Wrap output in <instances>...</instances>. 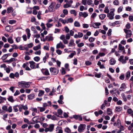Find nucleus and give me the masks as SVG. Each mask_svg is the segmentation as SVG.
I'll list each match as a JSON object with an SVG mask.
<instances>
[{"mask_svg":"<svg viewBox=\"0 0 133 133\" xmlns=\"http://www.w3.org/2000/svg\"><path fill=\"white\" fill-rule=\"evenodd\" d=\"M18 84L19 87L24 88H28L30 86L29 83L24 81L19 82Z\"/></svg>","mask_w":133,"mask_h":133,"instance_id":"1","label":"nucleus"},{"mask_svg":"<svg viewBox=\"0 0 133 133\" xmlns=\"http://www.w3.org/2000/svg\"><path fill=\"white\" fill-rule=\"evenodd\" d=\"M115 11V9H112L110 10V12L108 14L107 16L109 17L110 19H114V12Z\"/></svg>","mask_w":133,"mask_h":133,"instance_id":"2","label":"nucleus"},{"mask_svg":"<svg viewBox=\"0 0 133 133\" xmlns=\"http://www.w3.org/2000/svg\"><path fill=\"white\" fill-rule=\"evenodd\" d=\"M54 125L53 124H50L49 125L48 127L45 128L44 131L45 132H47L48 131L52 132L54 130Z\"/></svg>","mask_w":133,"mask_h":133,"instance_id":"3","label":"nucleus"},{"mask_svg":"<svg viewBox=\"0 0 133 133\" xmlns=\"http://www.w3.org/2000/svg\"><path fill=\"white\" fill-rule=\"evenodd\" d=\"M86 125L83 124H80L78 128V131L80 132H82L83 131L85 128Z\"/></svg>","mask_w":133,"mask_h":133,"instance_id":"4","label":"nucleus"},{"mask_svg":"<svg viewBox=\"0 0 133 133\" xmlns=\"http://www.w3.org/2000/svg\"><path fill=\"white\" fill-rule=\"evenodd\" d=\"M50 70L52 74L53 75H56L58 72V70L55 68H50Z\"/></svg>","mask_w":133,"mask_h":133,"instance_id":"5","label":"nucleus"},{"mask_svg":"<svg viewBox=\"0 0 133 133\" xmlns=\"http://www.w3.org/2000/svg\"><path fill=\"white\" fill-rule=\"evenodd\" d=\"M55 4L54 3H51L50 5L49 6L48 10L49 12H53L55 10L54 8Z\"/></svg>","mask_w":133,"mask_h":133,"instance_id":"6","label":"nucleus"},{"mask_svg":"<svg viewBox=\"0 0 133 133\" xmlns=\"http://www.w3.org/2000/svg\"><path fill=\"white\" fill-rule=\"evenodd\" d=\"M18 106L20 112H21L22 110L23 109L24 110H26L28 109V107L26 105L24 106L22 104H20Z\"/></svg>","mask_w":133,"mask_h":133,"instance_id":"7","label":"nucleus"},{"mask_svg":"<svg viewBox=\"0 0 133 133\" xmlns=\"http://www.w3.org/2000/svg\"><path fill=\"white\" fill-rule=\"evenodd\" d=\"M124 31L127 34L126 37H130L132 35L131 31L130 30H128L126 29H124Z\"/></svg>","mask_w":133,"mask_h":133,"instance_id":"8","label":"nucleus"},{"mask_svg":"<svg viewBox=\"0 0 133 133\" xmlns=\"http://www.w3.org/2000/svg\"><path fill=\"white\" fill-rule=\"evenodd\" d=\"M79 15L80 16L86 18L88 16V14L87 12H80L79 13Z\"/></svg>","mask_w":133,"mask_h":133,"instance_id":"9","label":"nucleus"},{"mask_svg":"<svg viewBox=\"0 0 133 133\" xmlns=\"http://www.w3.org/2000/svg\"><path fill=\"white\" fill-rule=\"evenodd\" d=\"M92 26L95 28H98L99 27L98 26L101 25V23L99 22H96L95 23H93L92 24Z\"/></svg>","mask_w":133,"mask_h":133,"instance_id":"10","label":"nucleus"},{"mask_svg":"<svg viewBox=\"0 0 133 133\" xmlns=\"http://www.w3.org/2000/svg\"><path fill=\"white\" fill-rule=\"evenodd\" d=\"M40 9L39 7L38 6H34V15H36L37 13V10H39Z\"/></svg>","mask_w":133,"mask_h":133,"instance_id":"11","label":"nucleus"},{"mask_svg":"<svg viewBox=\"0 0 133 133\" xmlns=\"http://www.w3.org/2000/svg\"><path fill=\"white\" fill-rule=\"evenodd\" d=\"M29 64L28 63H24L23 65V67L25 68V70H26L29 71L31 70V69L28 66L29 65Z\"/></svg>","mask_w":133,"mask_h":133,"instance_id":"12","label":"nucleus"},{"mask_svg":"<svg viewBox=\"0 0 133 133\" xmlns=\"http://www.w3.org/2000/svg\"><path fill=\"white\" fill-rule=\"evenodd\" d=\"M45 39L47 41H52L53 39V38L52 35H49L46 36Z\"/></svg>","mask_w":133,"mask_h":133,"instance_id":"13","label":"nucleus"},{"mask_svg":"<svg viewBox=\"0 0 133 133\" xmlns=\"http://www.w3.org/2000/svg\"><path fill=\"white\" fill-rule=\"evenodd\" d=\"M56 133H63V131L62 128L57 127L56 129Z\"/></svg>","mask_w":133,"mask_h":133,"instance_id":"14","label":"nucleus"},{"mask_svg":"<svg viewBox=\"0 0 133 133\" xmlns=\"http://www.w3.org/2000/svg\"><path fill=\"white\" fill-rule=\"evenodd\" d=\"M42 71L43 74L46 75H49L50 74L49 71L47 69H42Z\"/></svg>","mask_w":133,"mask_h":133,"instance_id":"15","label":"nucleus"},{"mask_svg":"<svg viewBox=\"0 0 133 133\" xmlns=\"http://www.w3.org/2000/svg\"><path fill=\"white\" fill-rule=\"evenodd\" d=\"M73 117L76 119H78L79 121H82V117L79 115H74Z\"/></svg>","mask_w":133,"mask_h":133,"instance_id":"16","label":"nucleus"},{"mask_svg":"<svg viewBox=\"0 0 133 133\" xmlns=\"http://www.w3.org/2000/svg\"><path fill=\"white\" fill-rule=\"evenodd\" d=\"M64 47V45H63L62 43L60 42L57 45L56 48L57 49H58L60 48H63Z\"/></svg>","mask_w":133,"mask_h":133,"instance_id":"17","label":"nucleus"},{"mask_svg":"<svg viewBox=\"0 0 133 133\" xmlns=\"http://www.w3.org/2000/svg\"><path fill=\"white\" fill-rule=\"evenodd\" d=\"M63 99V96L61 95L59 97V99L58 101V102L60 104H63L64 103L62 101Z\"/></svg>","mask_w":133,"mask_h":133,"instance_id":"18","label":"nucleus"},{"mask_svg":"<svg viewBox=\"0 0 133 133\" xmlns=\"http://www.w3.org/2000/svg\"><path fill=\"white\" fill-rule=\"evenodd\" d=\"M67 23H72L73 22V19L72 18L70 17L66 19Z\"/></svg>","mask_w":133,"mask_h":133,"instance_id":"19","label":"nucleus"},{"mask_svg":"<svg viewBox=\"0 0 133 133\" xmlns=\"http://www.w3.org/2000/svg\"><path fill=\"white\" fill-rule=\"evenodd\" d=\"M39 119V117L38 116H35L34 117V123L35 122H39V121H38Z\"/></svg>","mask_w":133,"mask_h":133,"instance_id":"20","label":"nucleus"},{"mask_svg":"<svg viewBox=\"0 0 133 133\" xmlns=\"http://www.w3.org/2000/svg\"><path fill=\"white\" fill-rule=\"evenodd\" d=\"M8 100L12 103H13L15 101L13 97L12 96H10L8 99Z\"/></svg>","mask_w":133,"mask_h":133,"instance_id":"21","label":"nucleus"},{"mask_svg":"<svg viewBox=\"0 0 133 133\" xmlns=\"http://www.w3.org/2000/svg\"><path fill=\"white\" fill-rule=\"evenodd\" d=\"M87 4L89 5H91V6H94V4L92 3V1L91 0H88Z\"/></svg>","mask_w":133,"mask_h":133,"instance_id":"22","label":"nucleus"},{"mask_svg":"<svg viewBox=\"0 0 133 133\" xmlns=\"http://www.w3.org/2000/svg\"><path fill=\"white\" fill-rule=\"evenodd\" d=\"M26 31L27 33L28 38L29 39L31 35L30 30L28 29H27L26 30Z\"/></svg>","mask_w":133,"mask_h":133,"instance_id":"23","label":"nucleus"},{"mask_svg":"<svg viewBox=\"0 0 133 133\" xmlns=\"http://www.w3.org/2000/svg\"><path fill=\"white\" fill-rule=\"evenodd\" d=\"M74 26L76 27H79L80 25L79 23L77 21H75L74 23Z\"/></svg>","mask_w":133,"mask_h":133,"instance_id":"24","label":"nucleus"},{"mask_svg":"<svg viewBox=\"0 0 133 133\" xmlns=\"http://www.w3.org/2000/svg\"><path fill=\"white\" fill-rule=\"evenodd\" d=\"M106 16V14H102L99 15V17L101 19L103 20L105 18Z\"/></svg>","mask_w":133,"mask_h":133,"instance_id":"25","label":"nucleus"},{"mask_svg":"<svg viewBox=\"0 0 133 133\" xmlns=\"http://www.w3.org/2000/svg\"><path fill=\"white\" fill-rule=\"evenodd\" d=\"M59 21L64 24L67 23L66 19H63L62 18H60L59 19Z\"/></svg>","mask_w":133,"mask_h":133,"instance_id":"26","label":"nucleus"},{"mask_svg":"<svg viewBox=\"0 0 133 133\" xmlns=\"http://www.w3.org/2000/svg\"><path fill=\"white\" fill-rule=\"evenodd\" d=\"M116 62V61L113 58H111L110 61V63L111 65L114 64Z\"/></svg>","mask_w":133,"mask_h":133,"instance_id":"27","label":"nucleus"},{"mask_svg":"<svg viewBox=\"0 0 133 133\" xmlns=\"http://www.w3.org/2000/svg\"><path fill=\"white\" fill-rule=\"evenodd\" d=\"M42 15V12L40 11H39L38 12V14L37 15V17L39 19H41V15Z\"/></svg>","mask_w":133,"mask_h":133,"instance_id":"28","label":"nucleus"},{"mask_svg":"<svg viewBox=\"0 0 133 133\" xmlns=\"http://www.w3.org/2000/svg\"><path fill=\"white\" fill-rule=\"evenodd\" d=\"M18 105L14 106L13 107V109L15 112H17L18 111Z\"/></svg>","mask_w":133,"mask_h":133,"instance_id":"29","label":"nucleus"},{"mask_svg":"<svg viewBox=\"0 0 133 133\" xmlns=\"http://www.w3.org/2000/svg\"><path fill=\"white\" fill-rule=\"evenodd\" d=\"M44 91L42 90H39V93L38 95V96L39 97H40L42 96L44 94Z\"/></svg>","mask_w":133,"mask_h":133,"instance_id":"30","label":"nucleus"},{"mask_svg":"<svg viewBox=\"0 0 133 133\" xmlns=\"http://www.w3.org/2000/svg\"><path fill=\"white\" fill-rule=\"evenodd\" d=\"M7 13L9 14L11 12L13 11V8L11 7H8L7 9Z\"/></svg>","mask_w":133,"mask_h":133,"instance_id":"31","label":"nucleus"},{"mask_svg":"<svg viewBox=\"0 0 133 133\" xmlns=\"http://www.w3.org/2000/svg\"><path fill=\"white\" fill-rule=\"evenodd\" d=\"M0 103L3 102L5 101L6 100V99L5 97H3L0 96Z\"/></svg>","mask_w":133,"mask_h":133,"instance_id":"32","label":"nucleus"},{"mask_svg":"<svg viewBox=\"0 0 133 133\" xmlns=\"http://www.w3.org/2000/svg\"><path fill=\"white\" fill-rule=\"evenodd\" d=\"M46 27L48 28H50L53 26V24L52 23H47L46 24Z\"/></svg>","mask_w":133,"mask_h":133,"instance_id":"33","label":"nucleus"},{"mask_svg":"<svg viewBox=\"0 0 133 133\" xmlns=\"http://www.w3.org/2000/svg\"><path fill=\"white\" fill-rule=\"evenodd\" d=\"M70 13L71 14H74L75 16H76L77 13L74 10H72L70 11Z\"/></svg>","mask_w":133,"mask_h":133,"instance_id":"34","label":"nucleus"},{"mask_svg":"<svg viewBox=\"0 0 133 133\" xmlns=\"http://www.w3.org/2000/svg\"><path fill=\"white\" fill-rule=\"evenodd\" d=\"M104 11V12L108 14V13H109V10L108 9V6H107L105 7Z\"/></svg>","mask_w":133,"mask_h":133,"instance_id":"35","label":"nucleus"},{"mask_svg":"<svg viewBox=\"0 0 133 133\" xmlns=\"http://www.w3.org/2000/svg\"><path fill=\"white\" fill-rule=\"evenodd\" d=\"M127 112L129 114H130L133 113V111L131 109L129 108L127 110Z\"/></svg>","mask_w":133,"mask_h":133,"instance_id":"36","label":"nucleus"},{"mask_svg":"<svg viewBox=\"0 0 133 133\" xmlns=\"http://www.w3.org/2000/svg\"><path fill=\"white\" fill-rule=\"evenodd\" d=\"M49 57V54H48L46 53V55L43 58V60L44 61V62L45 63L46 62V60L47 58H48Z\"/></svg>","mask_w":133,"mask_h":133,"instance_id":"37","label":"nucleus"},{"mask_svg":"<svg viewBox=\"0 0 133 133\" xmlns=\"http://www.w3.org/2000/svg\"><path fill=\"white\" fill-rule=\"evenodd\" d=\"M118 49L119 50H122L124 49V47L121 44L119 45Z\"/></svg>","mask_w":133,"mask_h":133,"instance_id":"38","label":"nucleus"},{"mask_svg":"<svg viewBox=\"0 0 133 133\" xmlns=\"http://www.w3.org/2000/svg\"><path fill=\"white\" fill-rule=\"evenodd\" d=\"M19 49L22 50H27L28 49V48H25V47H23L21 45L19 46Z\"/></svg>","mask_w":133,"mask_h":133,"instance_id":"39","label":"nucleus"},{"mask_svg":"<svg viewBox=\"0 0 133 133\" xmlns=\"http://www.w3.org/2000/svg\"><path fill=\"white\" fill-rule=\"evenodd\" d=\"M32 9V8H28L27 10V14H31L32 13L31 9Z\"/></svg>","mask_w":133,"mask_h":133,"instance_id":"40","label":"nucleus"},{"mask_svg":"<svg viewBox=\"0 0 133 133\" xmlns=\"http://www.w3.org/2000/svg\"><path fill=\"white\" fill-rule=\"evenodd\" d=\"M61 74L62 75L65 74L66 73L65 70L63 67H62L61 68Z\"/></svg>","mask_w":133,"mask_h":133,"instance_id":"41","label":"nucleus"},{"mask_svg":"<svg viewBox=\"0 0 133 133\" xmlns=\"http://www.w3.org/2000/svg\"><path fill=\"white\" fill-rule=\"evenodd\" d=\"M121 96L124 101L125 102H126L127 101V99L125 96V94L124 93H122L121 94Z\"/></svg>","mask_w":133,"mask_h":133,"instance_id":"42","label":"nucleus"},{"mask_svg":"<svg viewBox=\"0 0 133 133\" xmlns=\"http://www.w3.org/2000/svg\"><path fill=\"white\" fill-rule=\"evenodd\" d=\"M63 13L65 15H67L68 14V11L66 9H65L63 10Z\"/></svg>","mask_w":133,"mask_h":133,"instance_id":"43","label":"nucleus"},{"mask_svg":"<svg viewBox=\"0 0 133 133\" xmlns=\"http://www.w3.org/2000/svg\"><path fill=\"white\" fill-rule=\"evenodd\" d=\"M12 111V109L11 106H10L8 108H7L6 111H8L9 112H11Z\"/></svg>","mask_w":133,"mask_h":133,"instance_id":"44","label":"nucleus"},{"mask_svg":"<svg viewBox=\"0 0 133 133\" xmlns=\"http://www.w3.org/2000/svg\"><path fill=\"white\" fill-rule=\"evenodd\" d=\"M63 8H69V7H70L71 6H70V5H69L67 3L66 4H64L63 6Z\"/></svg>","mask_w":133,"mask_h":133,"instance_id":"45","label":"nucleus"},{"mask_svg":"<svg viewBox=\"0 0 133 133\" xmlns=\"http://www.w3.org/2000/svg\"><path fill=\"white\" fill-rule=\"evenodd\" d=\"M9 54H5L3 55L2 57V59L3 60L6 59L8 56V55Z\"/></svg>","mask_w":133,"mask_h":133,"instance_id":"46","label":"nucleus"},{"mask_svg":"<svg viewBox=\"0 0 133 133\" xmlns=\"http://www.w3.org/2000/svg\"><path fill=\"white\" fill-rule=\"evenodd\" d=\"M119 21H116L115 22L112 23V25L115 26L116 25L119 24Z\"/></svg>","mask_w":133,"mask_h":133,"instance_id":"47","label":"nucleus"},{"mask_svg":"<svg viewBox=\"0 0 133 133\" xmlns=\"http://www.w3.org/2000/svg\"><path fill=\"white\" fill-rule=\"evenodd\" d=\"M130 76V71H128L126 73V77L127 78H128Z\"/></svg>","mask_w":133,"mask_h":133,"instance_id":"48","label":"nucleus"},{"mask_svg":"<svg viewBox=\"0 0 133 133\" xmlns=\"http://www.w3.org/2000/svg\"><path fill=\"white\" fill-rule=\"evenodd\" d=\"M41 48V46L40 45L35 46L34 47V50H37L38 49Z\"/></svg>","mask_w":133,"mask_h":133,"instance_id":"49","label":"nucleus"},{"mask_svg":"<svg viewBox=\"0 0 133 133\" xmlns=\"http://www.w3.org/2000/svg\"><path fill=\"white\" fill-rule=\"evenodd\" d=\"M49 45L48 43L47 44V45L45 46L44 47V49L48 50H49Z\"/></svg>","mask_w":133,"mask_h":133,"instance_id":"50","label":"nucleus"},{"mask_svg":"<svg viewBox=\"0 0 133 133\" xmlns=\"http://www.w3.org/2000/svg\"><path fill=\"white\" fill-rule=\"evenodd\" d=\"M123 7L122 6H119L118 9V13H120L123 10Z\"/></svg>","mask_w":133,"mask_h":133,"instance_id":"51","label":"nucleus"},{"mask_svg":"<svg viewBox=\"0 0 133 133\" xmlns=\"http://www.w3.org/2000/svg\"><path fill=\"white\" fill-rule=\"evenodd\" d=\"M29 63L31 69L33 68V61H30L29 62Z\"/></svg>","mask_w":133,"mask_h":133,"instance_id":"52","label":"nucleus"},{"mask_svg":"<svg viewBox=\"0 0 133 133\" xmlns=\"http://www.w3.org/2000/svg\"><path fill=\"white\" fill-rule=\"evenodd\" d=\"M122 110V108L120 107H118L116 108V110L118 112H119Z\"/></svg>","mask_w":133,"mask_h":133,"instance_id":"53","label":"nucleus"},{"mask_svg":"<svg viewBox=\"0 0 133 133\" xmlns=\"http://www.w3.org/2000/svg\"><path fill=\"white\" fill-rule=\"evenodd\" d=\"M113 3L114 5H118L119 3V1L117 0H115L113 2Z\"/></svg>","mask_w":133,"mask_h":133,"instance_id":"54","label":"nucleus"},{"mask_svg":"<svg viewBox=\"0 0 133 133\" xmlns=\"http://www.w3.org/2000/svg\"><path fill=\"white\" fill-rule=\"evenodd\" d=\"M112 113V112L111 109L109 108H108L107 110V114L109 115Z\"/></svg>","mask_w":133,"mask_h":133,"instance_id":"55","label":"nucleus"},{"mask_svg":"<svg viewBox=\"0 0 133 133\" xmlns=\"http://www.w3.org/2000/svg\"><path fill=\"white\" fill-rule=\"evenodd\" d=\"M28 98L29 99H32L33 98V94H31L28 96Z\"/></svg>","mask_w":133,"mask_h":133,"instance_id":"56","label":"nucleus"},{"mask_svg":"<svg viewBox=\"0 0 133 133\" xmlns=\"http://www.w3.org/2000/svg\"><path fill=\"white\" fill-rule=\"evenodd\" d=\"M126 88V85L124 83H122L120 88V89H125Z\"/></svg>","mask_w":133,"mask_h":133,"instance_id":"57","label":"nucleus"},{"mask_svg":"<svg viewBox=\"0 0 133 133\" xmlns=\"http://www.w3.org/2000/svg\"><path fill=\"white\" fill-rule=\"evenodd\" d=\"M16 22V21L14 20H10L9 21V23L11 24L15 23Z\"/></svg>","mask_w":133,"mask_h":133,"instance_id":"58","label":"nucleus"},{"mask_svg":"<svg viewBox=\"0 0 133 133\" xmlns=\"http://www.w3.org/2000/svg\"><path fill=\"white\" fill-rule=\"evenodd\" d=\"M58 113V114L59 116L61 115L62 113V111L61 109H59L57 110Z\"/></svg>","mask_w":133,"mask_h":133,"instance_id":"59","label":"nucleus"},{"mask_svg":"<svg viewBox=\"0 0 133 133\" xmlns=\"http://www.w3.org/2000/svg\"><path fill=\"white\" fill-rule=\"evenodd\" d=\"M65 132H67L68 133H69L71 132V130L68 128H65Z\"/></svg>","mask_w":133,"mask_h":133,"instance_id":"60","label":"nucleus"},{"mask_svg":"<svg viewBox=\"0 0 133 133\" xmlns=\"http://www.w3.org/2000/svg\"><path fill=\"white\" fill-rule=\"evenodd\" d=\"M41 26L42 28L43 29L45 30L46 29V27L45 26V24L43 23H41Z\"/></svg>","mask_w":133,"mask_h":133,"instance_id":"61","label":"nucleus"},{"mask_svg":"<svg viewBox=\"0 0 133 133\" xmlns=\"http://www.w3.org/2000/svg\"><path fill=\"white\" fill-rule=\"evenodd\" d=\"M87 1L88 0H82V4L84 5H86Z\"/></svg>","mask_w":133,"mask_h":133,"instance_id":"62","label":"nucleus"},{"mask_svg":"<svg viewBox=\"0 0 133 133\" xmlns=\"http://www.w3.org/2000/svg\"><path fill=\"white\" fill-rule=\"evenodd\" d=\"M40 58L39 57L36 56L34 58V60L36 62H38L40 60Z\"/></svg>","mask_w":133,"mask_h":133,"instance_id":"63","label":"nucleus"},{"mask_svg":"<svg viewBox=\"0 0 133 133\" xmlns=\"http://www.w3.org/2000/svg\"><path fill=\"white\" fill-rule=\"evenodd\" d=\"M9 77L11 78L14 79L15 77L14 74L12 73H11L9 75Z\"/></svg>","mask_w":133,"mask_h":133,"instance_id":"64","label":"nucleus"}]
</instances>
